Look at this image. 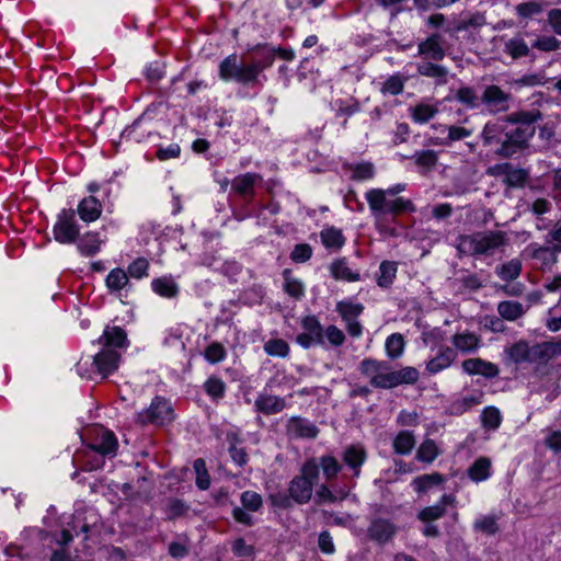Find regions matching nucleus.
Returning <instances> with one entry per match:
<instances>
[{"label":"nucleus","instance_id":"f257e3e1","mask_svg":"<svg viewBox=\"0 0 561 561\" xmlns=\"http://www.w3.org/2000/svg\"><path fill=\"white\" fill-rule=\"evenodd\" d=\"M365 197L377 229L388 236H396V228L387 225L386 217L388 215L394 219L402 214L415 211V206L411 199L394 197L391 191L371 188L366 192Z\"/></svg>","mask_w":561,"mask_h":561},{"label":"nucleus","instance_id":"f03ea898","mask_svg":"<svg viewBox=\"0 0 561 561\" xmlns=\"http://www.w3.org/2000/svg\"><path fill=\"white\" fill-rule=\"evenodd\" d=\"M275 60V53L272 49H263L260 57L252 58L250 62L238 60L232 54L226 57L219 65V77L225 80H234L244 85L260 84V73L271 67Z\"/></svg>","mask_w":561,"mask_h":561},{"label":"nucleus","instance_id":"7ed1b4c3","mask_svg":"<svg viewBox=\"0 0 561 561\" xmlns=\"http://www.w3.org/2000/svg\"><path fill=\"white\" fill-rule=\"evenodd\" d=\"M507 233L502 230L476 231L460 234L456 240L458 257H490L507 244Z\"/></svg>","mask_w":561,"mask_h":561},{"label":"nucleus","instance_id":"20e7f679","mask_svg":"<svg viewBox=\"0 0 561 561\" xmlns=\"http://www.w3.org/2000/svg\"><path fill=\"white\" fill-rule=\"evenodd\" d=\"M318 480V463L314 458L308 459L301 467L300 474L296 476L289 483V497L298 504H306L310 501L313 484Z\"/></svg>","mask_w":561,"mask_h":561},{"label":"nucleus","instance_id":"39448f33","mask_svg":"<svg viewBox=\"0 0 561 561\" xmlns=\"http://www.w3.org/2000/svg\"><path fill=\"white\" fill-rule=\"evenodd\" d=\"M485 172L490 176L502 178V182L508 188H523L529 180V172L527 170L516 168L510 162L491 165Z\"/></svg>","mask_w":561,"mask_h":561},{"label":"nucleus","instance_id":"423d86ee","mask_svg":"<svg viewBox=\"0 0 561 561\" xmlns=\"http://www.w3.org/2000/svg\"><path fill=\"white\" fill-rule=\"evenodd\" d=\"M173 420V410L169 401L163 398L157 397L152 400L150 407L139 413L136 417V423L141 426L147 424L163 425Z\"/></svg>","mask_w":561,"mask_h":561},{"label":"nucleus","instance_id":"0eeeda50","mask_svg":"<svg viewBox=\"0 0 561 561\" xmlns=\"http://www.w3.org/2000/svg\"><path fill=\"white\" fill-rule=\"evenodd\" d=\"M54 238L62 244L73 243L79 237V227L73 209H62L53 229Z\"/></svg>","mask_w":561,"mask_h":561},{"label":"nucleus","instance_id":"6e6552de","mask_svg":"<svg viewBox=\"0 0 561 561\" xmlns=\"http://www.w3.org/2000/svg\"><path fill=\"white\" fill-rule=\"evenodd\" d=\"M390 364L376 358H364L358 366L360 374L369 380L374 388L385 389Z\"/></svg>","mask_w":561,"mask_h":561},{"label":"nucleus","instance_id":"1a4fd4ad","mask_svg":"<svg viewBox=\"0 0 561 561\" xmlns=\"http://www.w3.org/2000/svg\"><path fill=\"white\" fill-rule=\"evenodd\" d=\"M529 136L530 134L520 127L505 131L502 145L495 153L502 158H511L515 153L527 148Z\"/></svg>","mask_w":561,"mask_h":561},{"label":"nucleus","instance_id":"9d476101","mask_svg":"<svg viewBox=\"0 0 561 561\" xmlns=\"http://www.w3.org/2000/svg\"><path fill=\"white\" fill-rule=\"evenodd\" d=\"M512 95L496 84L486 85L481 95V103L493 114L506 112L510 108Z\"/></svg>","mask_w":561,"mask_h":561},{"label":"nucleus","instance_id":"9b49d317","mask_svg":"<svg viewBox=\"0 0 561 561\" xmlns=\"http://www.w3.org/2000/svg\"><path fill=\"white\" fill-rule=\"evenodd\" d=\"M440 34L433 33L417 44V56L424 60L440 61L446 56Z\"/></svg>","mask_w":561,"mask_h":561},{"label":"nucleus","instance_id":"f8f14e48","mask_svg":"<svg viewBox=\"0 0 561 561\" xmlns=\"http://www.w3.org/2000/svg\"><path fill=\"white\" fill-rule=\"evenodd\" d=\"M367 450L362 444H352L345 447L342 454L343 463L352 472V478H358L362 467L367 460Z\"/></svg>","mask_w":561,"mask_h":561},{"label":"nucleus","instance_id":"ddd939ff","mask_svg":"<svg viewBox=\"0 0 561 561\" xmlns=\"http://www.w3.org/2000/svg\"><path fill=\"white\" fill-rule=\"evenodd\" d=\"M118 447L117 439L114 433L100 428L91 444H89V451L96 453L102 457H114Z\"/></svg>","mask_w":561,"mask_h":561},{"label":"nucleus","instance_id":"4468645a","mask_svg":"<svg viewBox=\"0 0 561 561\" xmlns=\"http://www.w3.org/2000/svg\"><path fill=\"white\" fill-rule=\"evenodd\" d=\"M319 432L316 424L301 416H291L286 424V434L290 438L313 439Z\"/></svg>","mask_w":561,"mask_h":561},{"label":"nucleus","instance_id":"2eb2a0df","mask_svg":"<svg viewBox=\"0 0 561 561\" xmlns=\"http://www.w3.org/2000/svg\"><path fill=\"white\" fill-rule=\"evenodd\" d=\"M119 360L121 352L102 347L94 356L93 365L96 373L104 379L118 368Z\"/></svg>","mask_w":561,"mask_h":561},{"label":"nucleus","instance_id":"dca6fc26","mask_svg":"<svg viewBox=\"0 0 561 561\" xmlns=\"http://www.w3.org/2000/svg\"><path fill=\"white\" fill-rule=\"evenodd\" d=\"M420 378V371L412 366L402 367L399 370H393L389 366V371L385 385V389H392L403 385H414Z\"/></svg>","mask_w":561,"mask_h":561},{"label":"nucleus","instance_id":"f3484780","mask_svg":"<svg viewBox=\"0 0 561 561\" xmlns=\"http://www.w3.org/2000/svg\"><path fill=\"white\" fill-rule=\"evenodd\" d=\"M99 343L104 348L121 351L128 346L127 334L121 327H110L104 329L99 339Z\"/></svg>","mask_w":561,"mask_h":561},{"label":"nucleus","instance_id":"a211bd4d","mask_svg":"<svg viewBox=\"0 0 561 561\" xmlns=\"http://www.w3.org/2000/svg\"><path fill=\"white\" fill-rule=\"evenodd\" d=\"M261 180L262 176L257 173H244L232 180L231 190L245 201H251L255 194V184Z\"/></svg>","mask_w":561,"mask_h":561},{"label":"nucleus","instance_id":"6ab92c4d","mask_svg":"<svg viewBox=\"0 0 561 561\" xmlns=\"http://www.w3.org/2000/svg\"><path fill=\"white\" fill-rule=\"evenodd\" d=\"M461 367L468 375H481L485 378H494L500 374L495 364L480 357L465 359Z\"/></svg>","mask_w":561,"mask_h":561},{"label":"nucleus","instance_id":"aec40b11","mask_svg":"<svg viewBox=\"0 0 561 561\" xmlns=\"http://www.w3.org/2000/svg\"><path fill=\"white\" fill-rule=\"evenodd\" d=\"M396 534V527L387 519H375L367 529V536L370 540L385 545L392 539Z\"/></svg>","mask_w":561,"mask_h":561},{"label":"nucleus","instance_id":"412c9836","mask_svg":"<svg viewBox=\"0 0 561 561\" xmlns=\"http://www.w3.org/2000/svg\"><path fill=\"white\" fill-rule=\"evenodd\" d=\"M456 358V351L449 346L443 345L439 347L437 355L426 363V370L431 375H436L450 367Z\"/></svg>","mask_w":561,"mask_h":561},{"label":"nucleus","instance_id":"4be33fe9","mask_svg":"<svg viewBox=\"0 0 561 561\" xmlns=\"http://www.w3.org/2000/svg\"><path fill=\"white\" fill-rule=\"evenodd\" d=\"M254 407L257 412L272 415L280 413L287 407V402L285 398L278 396L260 393L255 399Z\"/></svg>","mask_w":561,"mask_h":561},{"label":"nucleus","instance_id":"5701e85b","mask_svg":"<svg viewBox=\"0 0 561 561\" xmlns=\"http://www.w3.org/2000/svg\"><path fill=\"white\" fill-rule=\"evenodd\" d=\"M416 70L420 76L433 79L436 85H445L448 82V69L437 61L424 60L417 64Z\"/></svg>","mask_w":561,"mask_h":561},{"label":"nucleus","instance_id":"b1692460","mask_svg":"<svg viewBox=\"0 0 561 561\" xmlns=\"http://www.w3.org/2000/svg\"><path fill=\"white\" fill-rule=\"evenodd\" d=\"M547 245L531 244L533 257H541V253H561V220H559L546 237Z\"/></svg>","mask_w":561,"mask_h":561},{"label":"nucleus","instance_id":"393cba45","mask_svg":"<svg viewBox=\"0 0 561 561\" xmlns=\"http://www.w3.org/2000/svg\"><path fill=\"white\" fill-rule=\"evenodd\" d=\"M451 344L456 352L473 353L481 346V337L473 332L465 331L454 334Z\"/></svg>","mask_w":561,"mask_h":561},{"label":"nucleus","instance_id":"a878e982","mask_svg":"<svg viewBox=\"0 0 561 561\" xmlns=\"http://www.w3.org/2000/svg\"><path fill=\"white\" fill-rule=\"evenodd\" d=\"M351 488L346 485L336 486L334 483H331V485L321 484L316 492V496L319 503H334L346 499Z\"/></svg>","mask_w":561,"mask_h":561},{"label":"nucleus","instance_id":"bb28decb","mask_svg":"<svg viewBox=\"0 0 561 561\" xmlns=\"http://www.w3.org/2000/svg\"><path fill=\"white\" fill-rule=\"evenodd\" d=\"M78 215L84 222L98 220L102 215V205L94 196L84 197L78 205Z\"/></svg>","mask_w":561,"mask_h":561},{"label":"nucleus","instance_id":"cd10ccee","mask_svg":"<svg viewBox=\"0 0 561 561\" xmlns=\"http://www.w3.org/2000/svg\"><path fill=\"white\" fill-rule=\"evenodd\" d=\"M533 351L534 346H529L526 341L520 340L506 347L505 353L515 364L535 363V360H533Z\"/></svg>","mask_w":561,"mask_h":561},{"label":"nucleus","instance_id":"c85d7f7f","mask_svg":"<svg viewBox=\"0 0 561 561\" xmlns=\"http://www.w3.org/2000/svg\"><path fill=\"white\" fill-rule=\"evenodd\" d=\"M527 307L522 302L515 300H503L497 304V313L506 321H516L520 319L526 312Z\"/></svg>","mask_w":561,"mask_h":561},{"label":"nucleus","instance_id":"c756f323","mask_svg":"<svg viewBox=\"0 0 561 561\" xmlns=\"http://www.w3.org/2000/svg\"><path fill=\"white\" fill-rule=\"evenodd\" d=\"M505 125L500 122H488L481 133L484 146L501 144L505 135Z\"/></svg>","mask_w":561,"mask_h":561},{"label":"nucleus","instance_id":"7c9ffc66","mask_svg":"<svg viewBox=\"0 0 561 561\" xmlns=\"http://www.w3.org/2000/svg\"><path fill=\"white\" fill-rule=\"evenodd\" d=\"M318 469L321 468L325 480L332 483L341 473L343 465L332 455H323L319 458Z\"/></svg>","mask_w":561,"mask_h":561},{"label":"nucleus","instance_id":"2f4dec72","mask_svg":"<svg viewBox=\"0 0 561 561\" xmlns=\"http://www.w3.org/2000/svg\"><path fill=\"white\" fill-rule=\"evenodd\" d=\"M330 272L334 279L345 282H358L360 274L353 272L345 259H339L331 263Z\"/></svg>","mask_w":561,"mask_h":561},{"label":"nucleus","instance_id":"473e14b6","mask_svg":"<svg viewBox=\"0 0 561 561\" xmlns=\"http://www.w3.org/2000/svg\"><path fill=\"white\" fill-rule=\"evenodd\" d=\"M283 278L284 291L295 300H300L305 296L304 284L293 275V272L289 268L283 271Z\"/></svg>","mask_w":561,"mask_h":561},{"label":"nucleus","instance_id":"72a5a7b5","mask_svg":"<svg viewBox=\"0 0 561 561\" xmlns=\"http://www.w3.org/2000/svg\"><path fill=\"white\" fill-rule=\"evenodd\" d=\"M151 288L156 294L164 298H174L179 294V286L170 276L153 279Z\"/></svg>","mask_w":561,"mask_h":561},{"label":"nucleus","instance_id":"f704fd0d","mask_svg":"<svg viewBox=\"0 0 561 561\" xmlns=\"http://www.w3.org/2000/svg\"><path fill=\"white\" fill-rule=\"evenodd\" d=\"M440 454L442 450L436 442L432 438H426L416 449L415 458L421 462L432 463Z\"/></svg>","mask_w":561,"mask_h":561},{"label":"nucleus","instance_id":"c9c22d12","mask_svg":"<svg viewBox=\"0 0 561 561\" xmlns=\"http://www.w3.org/2000/svg\"><path fill=\"white\" fill-rule=\"evenodd\" d=\"M445 482V477L439 472L426 473L414 478L412 485L417 493H425L436 485Z\"/></svg>","mask_w":561,"mask_h":561},{"label":"nucleus","instance_id":"e433bc0d","mask_svg":"<svg viewBox=\"0 0 561 561\" xmlns=\"http://www.w3.org/2000/svg\"><path fill=\"white\" fill-rule=\"evenodd\" d=\"M101 243L98 232H87L79 238L78 249L82 255L92 256L100 251Z\"/></svg>","mask_w":561,"mask_h":561},{"label":"nucleus","instance_id":"4c0bfd02","mask_svg":"<svg viewBox=\"0 0 561 561\" xmlns=\"http://www.w3.org/2000/svg\"><path fill=\"white\" fill-rule=\"evenodd\" d=\"M415 436L410 431H400L392 442V447L398 455H409L415 446Z\"/></svg>","mask_w":561,"mask_h":561},{"label":"nucleus","instance_id":"58836bf2","mask_svg":"<svg viewBox=\"0 0 561 561\" xmlns=\"http://www.w3.org/2000/svg\"><path fill=\"white\" fill-rule=\"evenodd\" d=\"M439 112L436 104L419 103L411 108V117L415 123L425 124L434 118Z\"/></svg>","mask_w":561,"mask_h":561},{"label":"nucleus","instance_id":"ea45409f","mask_svg":"<svg viewBox=\"0 0 561 561\" xmlns=\"http://www.w3.org/2000/svg\"><path fill=\"white\" fill-rule=\"evenodd\" d=\"M491 474V461L486 457L478 458L468 469V477L480 482L486 480Z\"/></svg>","mask_w":561,"mask_h":561},{"label":"nucleus","instance_id":"a19ab883","mask_svg":"<svg viewBox=\"0 0 561 561\" xmlns=\"http://www.w3.org/2000/svg\"><path fill=\"white\" fill-rule=\"evenodd\" d=\"M321 241L328 249L340 250L345 243V237L340 229L335 227L324 228L320 232Z\"/></svg>","mask_w":561,"mask_h":561},{"label":"nucleus","instance_id":"79ce46f5","mask_svg":"<svg viewBox=\"0 0 561 561\" xmlns=\"http://www.w3.org/2000/svg\"><path fill=\"white\" fill-rule=\"evenodd\" d=\"M455 99L470 110L478 108L481 104V96L478 95L474 88L468 85L460 87L455 94Z\"/></svg>","mask_w":561,"mask_h":561},{"label":"nucleus","instance_id":"37998d69","mask_svg":"<svg viewBox=\"0 0 561 561\" xmlns=\"http://www.w3.org/2000/svg\"><path fill=\"white\" fill-rule=\"evenodd\" d=\"M504 51L513 59H518L529 55V47L520 35H516L505 43Z\"/></svg>","mask_w":561,"mask_h":561},{"label":"nucleus","instance_id":"c03bdc74","mask_svg":"<svg viewBox=\"0 0 561 561\" xmlns=\"http://www.w3.org/2000/svg\"><path fill=\"white\" fill-rule=\"evenodd\" d=\"M227 439L229 442V454L232 460L240 467L244 466L248 462V454L245 449L240 446L241 440L239 439L238 435L234 433H229L227 435Z\"/></svg>","mask_w":561,"mask_h":561},{"label":"nucleus","instance_id":"a18cd8bd","mask_svg":"<svg viewBox=\"0 0 561 561\" xmlns=\"http://www.w3.org/2000/svg\"><path fill=\"white\" fill-rule=\"evenodd\" d=\"M336 311L344 322L357 319L364 311L362 304H355L350 300H342L336 304Z\"/></svg>","mask_w":561,"mask_h":561},{"label":"nucleus","instance_id":"49530a36","mask_svg":"<svg viewBox=\"0 0 561 561\" xmlns=\"http://www.w3.org/2000/svg\"><path fill=\"white\" fill-rule=\"evenodd\" d=\"M397 276V263L392 261H383L379 266L377 284L380 287L388 288Z\"/></svg>","mask_w":561,"mask_h":561},{"label":"nucleus","instance_id":"de8ad7c7","mask_svg":"<svg viewBox=\"0 0 561 561\" xmlns=\"http://www.w3.org/2000/svg\"><path fill=\"white\" fill-rule=\"evenodd\" d=\"M522 273V262L518 259H513L503 263L496 268L497 276L505 282L516 279Z\"/></svg>","mask_w":561,"mask_h":561},{"label":"nucleus","instance_id":"09e8293b","mask_svg":"<svg viewBox=\"0 0 561 561\" xmlns=\"http://www.w3.org/2000/svg\"><path fill=\"white\" fill-rule=\"evenodd\" d=\"M76 460L82 463V469L85 471L100 469L104 465V457L96 453L89 451V447L83 453L77 454Z\"/></svg>","mask_w":561,"mask_h":561},{"label":"nucleus","instance_id":"8fccbe9b","mask_svg":"<svg viewBox=\"0 0 561 561\" xmlns=\"http://www.w3.org/2000/svg\"><path fill=\"white\" fill-rule=\"evenodd\" d=\"M105 282L111 291H119L128 285V274L124 270L117 267L108 273Z\"/></svg>","mask_w":561,"mask_h":561},{"label":"nucleus","instance_id":"3c124183","mask_svg":"<svg viewBox=\"0 0 561 561\" xmlns=\"http://www.w3.org/2000/svg\"><path fill=\"white\" fill-rule=\"evenodd\" d=\"M301 328L316 339L317 344L323 343V328L316 316H306L301 320Z\"/></svg>","mask_w":561,"mask_h":561},{"label":"nucleus","instance_id":"603ef678","mask_svg":"<svg viewBox=\"0 0 561 561\" xmlns=\"http://www.w3.org/2000/svg\"><path fill=\"white\" fill-rule=\"evenodd\" d=\"M481 423L483 428L495 431L502 423L500 410L495 407H486L481 414Z\"/></svg>","mask_w":561,"mask_h":561},{"label":"nucleus","instance_id":"864d4df0","mask_svg":"<svg viewBox=\"0 0 561 561\" xmlns=\"http://www.w3.org/2000/svg\"><path fill=\"white\" fill-rule=\"evenodd\" d=\"M404 339L400 333H392L386 340V353L387 355L396 359L400 357L404 351Z\"/></svg>","mask_w":561,"mask_h":561},{"label":"nucleus","instance_id":"5fc2aeb1","mask_svg":"<svg viewBox=\"0 0 561 561\" xmlns=\"http://www.w3.org/2000/svg\"><path fill=\"white\" fill-rule=\"evenodd\" d=\"M548 81H549V78L546 77V72L538 71V72L526 73V75L522 76L520 78H518L514 81V84L518 88L537 87V85H543Z\"/></svg>","mask_w":561,"mask_h":561},{"label":"nucleus","instance_id":"6e6d98bb","mask_svg":"<svg viewBox=\"0 0 561 561\" xmlns=\"http://www.w3.org/2000/svg\"><path fill=\"white\" fill-rule=\"evenodd\" d=\"M414 159L416 165L426 171L432 170L437 164L438 161L436 151L431 149L415 152Z\"/></svg>","mask_w":561,"mask_h":561},{"label":"nucleus","instance_id":"4d7b16f0","mask_svg":"<svg viewBox=\"0 0 561 561\" xmlns=\"http://www.w3.org/2000/svg\"><path fill=\"white\" fill-rule=\"evenodd\" d=\"M264 351L271 356L286 357L289 353V345L285 340L272 339L265 342Z\"/></svg>","mask_w":561,"mask_h":561},{"label":"nucleus","instance_id":"13d9d810","mask_svg":"<svg viewBox=\"0 0 561 561\" xmlns=\"http://www.w3.org/2000/svg\"><path fill=\"white\" fill-rule=\"evenodd\" d=\"M188 511V506L179 499H169L165 504V515L168 519H175L184 516Z\"/></svg>","mask_w":561,"mask_h":561},{"label":"nucleus","instance_id":"bf43d9fd","mask_svg":"<svg viewBox=\"0 0 561 561\" xmlns=\"http://www.w3.org/2000/svg\"><path fill=\"white\" fill-rule=\"evenodd\" d=\"M473 527L477 531L489 536L495 535L500 529L495 516H483L474 522Z\"/></svg>","mask_w":561,"mask_h":561},{"label":"nucleus","instance_id":"052dcab7","mask_svg":"<svg viewBox=\"0 0 561 561\" xmlns=\"http://www.w3.org/2000/svg\"><path fill=\"white\" fill-rule=\"evenodd\" d=\"M350 170L352 171L351 178L355 181L369 180L375 175V168L371 162H363L351 165Z\"/></svg>","mask_w":561,"mask_h":561},{"label":"nucleus","instance_id":"680f3d73","mask_svg":"<svg viewBox=\"0 0 561 561\" xmlns=\"http://www.w3.org/2000/svg\"><path fill=\"white\" fill-rule=\"evenodd\" d=\"M194 470L196 473V485L201 490H207L210 485V477L208 474V471L206 469L205 460L202 458H198L194 461Z\"/></svg>","mask_w":561,"mask_h":561},{"label":"nucleus","instance_id":"e2e57ef3","mask_svg":"<svg viewBox=\"0 0 561 561\" xmlns=\"http://www.w3.org/2000/svg\"><path fill=\"white\" fill-rule=\"evenodd\" d=\"M446 513L443 505L438 503L432 506L424 507L417 514V518L423 523H431L433 520L442 518Z\"/></svg>","mask_w":561,"mask_h":561},{"label":"nucleus","instance_id":"0e129e2a","mask_svg":"<svg viewBox=\"0 0 561 561\" xmlns=\"http://www.w3.org/2000/svg\"><path fill=\"white\" fill-rule=\"evenodd\" d=\"M205 391L209 397L213 399H221L226 391V385L225 382L217 377H210L206 380L205 385Z\"/></svg>","mask_w":561,"mask_h":561},{"label":"nucleus","instance_id":"69168bd1","mask_svg":"<svg viewBox=\"0 0 561 561\" xmlns=\"http://www.w3.org/2000/svg\"><path fill=\"white\" fill-rule=\"evenodd\" d=\"M241 503L243 507L251 512H256L262 506V497L254 491H245L241 494Z\"/></svg>","mask_w":561,"mask_h":561},{"label":"nucleus","instance_id":"338daca9","mask_svg":"<svg viewBox=\"0 0 561 561\" xmlns=\"http://www.w3.org/2000/svg\"><path fill=\"white\" fill-rule=\"evenodd\" d=\"M149 262L145 257H138L128 265L127 274L134 278H142L148 275Z\"/></svg>","mask_w":561,"mask_h":561},{"label":"nucleus","instance_id":"774afa93","mask_svg":"<svg viewBox=\"0 0 561 561\" xmlns=\"http://www.w3.org/2000/svg\"><path fill=\"white\" fill-rule=\"evenodd\" d=\"M204 356L209 363L216 364L225 358L226 350L220 343L214 342L207 346Z\"/></svg>","mask_w":561,"mask_h":561}]
</instances>
